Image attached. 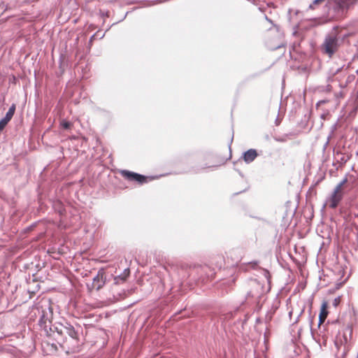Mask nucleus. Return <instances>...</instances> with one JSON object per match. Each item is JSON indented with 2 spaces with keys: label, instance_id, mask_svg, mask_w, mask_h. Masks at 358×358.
<instances>
[{
  "label": "nucleus",
  "instance_id": "f257e3e1",
  "mask_svg": "<svg viewBox=\"0 0 358 358\" xmlns=\"http://www.w3.org/2000/svg\"><path fill=\"white\" fill-rule=\"evenodd\" d=\"M80 328V325L77 324L76 327H74L66 320H62V322H57L50 326V338L62 346L66 341L67 336L78 341Z\"/></svg>",
  "mask_w": 358,
  "mask_h": 358
},
{
  "label": "nucleus",
  "instance_id": "f03ea898",
  "mask_svg": "<svg viewBox=\"0 0 358 358\" xmlns=\"http://www.w3.org/2000/svg\"><path fill=\"white\" fill-rule=\"evenodd\" d=\"M352 327L351 325L348 324L343 334L341 335L339 334L336 338L334 344L338 350V353H341V357L342 358L345 357L350 349V344L349 343V341L352 338Z\"/></svg>",
  "mask_w": 358,
  "mask_h": 358
},
{
  "label": "nucleus",
  "instance_id": "7ed1b4c3",
  "mask_svg": "<svg viewBox=\"0 0 358 358\" xmlns=\"http://www.w3.org/2000/svg\"><path fill=\"white\" fill-rule=\"evenodd\" d=\"M339 47V38L337 34H331L326 36L322 45L323 52L329 57H331L338 50Z\"/></svg>",
  "mask_w": 358,
  "mask_h": 358
},
{
  "label": "nucleus",
  "instance_id": "20e7f679",
  "mask_svg": "<svg viewBox=\"0 0 358 358\" xmlns=\"http://www.w3.org/2000/svg\"><path fill=\"white\" fill-rule=\"evenodd\" d=\"M120 174L126 180L131 182H136L139 185L148 183L158 178V176H146L129 170H122L120 171Z\"/></svg>",
  "mask_w": 358,
  "mask_h": 358
},
{
  "label": "nucleus",
  "instance_id": "39448f33",
  "mask_svg": "<svg viewBox=\"0 0 358 358\" xmlns=\"http://www.w3.org/2000/svg\"><path fill=\"white\" fill-rule=\"evenodd\" d=\"M109 277H113V274L108 273L103 268H101L93 278L91 284L92 288L99 291L110 280Z\"/></svg>",
  "mask_w": 358,
  "mask_h": 358
},
{
  "label": "nucleus",
  "instance_id": "423d86ee",
  "mask_svg": "<svg viewBox=\"0 0 358 358\" xmlns=\"http://www.w3.org/2000/svg\"><path fill=\"white\" fill-rule=\"evenodd\" d=\"M38 324L41 329L44 331L45 336L50 338V326L53 324L48 316V313L45 310H42Z\"/></svg>",
  "mask_w": 358,
  "mask_h": 358
},
{
  "label": "nucleus",
  "instance_id": "0eeeda50",
  "mask_svg": "<svg viewBox=\"0 0 358 358\" xmlns=\"http://www.w3.org/2000/svg\"><path fill=\"white\" fill-rule=\"evenodd\" d=\"M325 0H314L312 3L309 6V9L313 10L315 9V6L320 4L322 2ZM329 1H334V10L336 12L337 17L338 18H345L346 17L345 13L344 11L343 7L339 5L338 0H329Z\"/></svg>",
  "mask_w": 358,
  "mask_h": 358
},
{
  "label": "nucleus",
  "instance_id": "6e6552de",
  "mask_svg": "<svg viewBox=\"0 0 358 358\" xmlns=\"http://www.w3.org/2000/svg\"><path fill=\"white\" fill-rule=\"evenodd\" d=\"M348 66H345V65H343L341 67L337 68L336 69H334V68H331L329 69L327 76V81L328 82H333L335 80L338 79L341 75H345L348 73Z\"/></svg>",
  "mask_w": 358,
  "mask_h": 358
},
{
  "label": "nucleus",
  "instance_id": "1a4fd4ad",
  "mask_svg": "<svg viewBox=\"0 0 358 358\" xmlns=\"http://www.w3.org/2000/svg\"><path fill=\"white\" fill-rule=\"evenodd\" d=\"M343 191L337 190L334 188L331 196L328 199V205L331 208H336L343 198Z\"/></svg>",
  "mask_w": 358,
  "mask_h": 358
},
{
  "label": "nucleus",
  "instance_id": "9d476101",
  "mask_svg": "<svg viewBox=\"0 0 358 358\" xmlns=\"http://www.w3.org/2000/svg\"><path fill=\"white\" fill-rule=\"evenodd\" d=\"M259 261L254 260V261L248 262L247 264H244L243 265H242L241 266V269L244 270V271H247L246 266H250L252 269H257V268L262 269V268L259 267ZM262 271L264 272V277L268 280V282L270 283V281H271V274H270L268 270H267L266 268H262Z\"/></svg>",
  "mask_w": 358,
  "mask_h": 358
},
{
  "label": "nucleus",
  "instance_id": "9b49d317",
  "mask_svg": "<svg viewBox=\"0 0 358 358\" xmlns=\"http://www.w3.org/2000/svg\"><path fill=\"white\" fill-rule=\"evenodd\" d=\"M208 269V267L202 266L196 268V272L200 275L198 280L203 283L206 282L210 279L212 280L213 278L214 273H211L210 274L207 273V270Z\"/></svg>",
  "mask_w": 358,
  "mask_h": 358
},
{
  "label": "nucleus",
  "instance_id": "f8f14e48",
  "mask_svg": "<svg viewBox=\"0 0 358 358\" xmlns=\"http://www.w3.org/2000/svg\"><path fill=\"white\" fill-rule=\"evenodd\" d=\"M258 155H259L257 150L250 148L243 152L241 159H243L246 164H250L255 161Z\"/></svg>",
  "mask_w": 358,
  "mask_h": 358
},
{
  "label": "nucleus",
  "instance_id": "ddd939ff",
  "mask_svg": "<svg viewBox=\"0 0 358 358\" xmlns=\"http://www.w3.org/2000/svg\"><path fill=\"white\" fill-rule=\"evenodd\" d=\"M130 275V269L125 268L123 272L115 277H113V286L120 285L124 284Z\"/></svg>",
  "mask_w": 358,
  "mask_h": 358
},
{
  "label": "nucleus",
  "instance_id": "4468645a",
  "mask_svg": "<svg viewBox=\"0 0 358 358\" xmlns=\"http://www.w3.org/2000/svg\"><path fill=\"white\" fill-rule=\"evenodd\" d=\"M328 314H329L328 302L326 301H324L322 303V305L320 307V314H319V319H318V325L319 326L324 322Z\"/></svg>",
  "mask_w": 358,
  "mask_h": 358
},
{
  "label": "nucleus",
  "instance_id": "2eb2a0df",
  "mask_svg": "<svg viewBox=\"0 0 358 358\" xmlns=\"http://www.w3.org/2000/svg\"><path fill=\"white\" fill-rule=\"evenodd\" d=\"M52 208L60 216H64L66 214L64 204L59 200H56L52 202Z\"/></svg>",
  "mask_w": 358,
  "mask_h": 358
},
{
  "label": "nucleus",
  "instance_id": "dca6fc26",
  "mask_svg": "<svg viewBox=\"0 0 358 358\" xmlns=\"http://www.w3.org/2000/svg\"><path fill=\"white\" fill-rule=\"evenodd\" d=\"M242 312V308L241 306L236 307L233 311H229L225 314L222 315V320L224 322L229 321L233 318H234L236 315H238L240 313Z\"/></svg>",
  "mask_w": 358,
  "mask_h": 358
},
{
  "label": "nucleus",
  "instance_id": "f3484780",
  "mask_svg": "<svg viewBox=\"0 0 358 358\" xmlns=\"http://www.w3.org/2000/svg\"><path fill=\"white\" fill-rule=\"evenodd\" d=\"M339 5L343 7L345 15H347L348 10L352 8L358 0H338Z\"/></svg>",
  "mask_w": 358,
  "mask_h": 358
},
{
  "label": "nucleus",
  "instance_id": "a211bd4d",
  "mask_svg": "<svg viewBox=\"0 0 358 358\" xmlns=\"http://www.w3.org/2000/svg\"><path fill=\"white\" fill-rule=\"evenodd\" d=\"M358 218V210L355 209H350L349 214L347 215L346 220L355 223V219Z\"/></svg>",
  "mask_w": 358,
  "mask_h": 358
},
{
  "label": "nucleus",
  "instance_id": "6ab92c4d",
  "mask_svg": "<svg viewBox=\"0 0 358 358\" xmlns=\"http://www.w3.org/2000/svg\"><path fill=\"white\" fill-rule=\"evenodd\" d=\"M243 316H244V318L243 319H241V317H239L235 322L234 324H239V323H241V329L243 330L244 329V325L247 323L248 320H249L250 318V315L248 313H243Z\"/></svg>",
  "mask_w": 358,
  "mask_h": 358
},
{
  "label": "nucleus",
  "instance_id": "aec40b11",
  "mask_svg": "<svg viewBox=\"0 0 358 358\" xmlns=\"http://www.w3.org/2000/svg\"><path fill=\"white\" fill-rule=\"evenodd\" d=\"M355 80V76L354 74L349 75L344 83H339L341 87H346L349 84L353 83Z\"/></svg>",
  "mask_w": 358,
  "mask_h": 358
},
{
  "label": "nucleus",
  "instance_id": "412c9836",
  "mask_svg": "<svg viewBox=\"0 0 358 358\" xmlns=\"http://www.w3.org/2000/svg\"><path fill=\"white\" fill-rule=\"evenodd\" d=\"M217 166H218L217 165L208 166L207 164H205L203 166H201L200 168H196V169L192 168V169L190 170L189 171L193 173H200L202 170H203L205 169H207V168L215 169Z\"/></svg>",
  "mask_w": 358,
  "mask_h": 358
},
{
  "label": "nucleus",
  "instance_id": "4be33fe9",
  "mask_svg": "<svg viewBox=\"0 0 358 358\" xmlns=\"http://www.w3.org/2000/svg\"><path fill=\"white\" fill-rule=\"evenodd\" d=\"M44 266H45V263H43L42 264H41L40 263H38L37 264H36L35 268H36V272L32 273L33 281H38L39 280L37 277V272L39 271L40 270H41Z\"/></svg>",
  "mask_w": 358,
  "mask_h": 358
},
{
  "label": "nucleus",
  "instance_id": "5701e85b",
  "mask_svg": "<svg viewBox=\"0 0 358 358\" xmlns=\"http://www.w3.org/2000/svg\"><path fill=\"white\" fill-rule=\"evenodd\" d=\"M72 123L65 119H63L60 122V126L65 130H69L72 127Z\"/></svg>",
  "mask_w": 358,
  "mask_h": 358
},
{
  "label": "nucleus",
  "instance_id": "b1692460",
  "mask_svg": "<svg viewBox=\"0 0 358 358\" xmlns=\"http://www.w3.org/2000/svg\"><path fill=\"white\" fill-rule=\"evenodd\" d=\"M114 287H112V290L113 292V296L115 297L117 299H124L127 294L124 289H122V292H117L115 293V291L114 290Z\"/></svg>",
  "mask_w": 358,
  "mask_h": 358
},
{
  "label": "nucleus",
  "instance_id": "393cba45",
  "mask_svg": "<svg viewBox=\"0 0 358 358\" xmlns=\"http://www.w3.org/2000/svg\"><path fill=\"white\" fill-rule=\"evenodd\" d=\"M348 182V179L347 178L345 177V178H343L336 187L335 188L337 189V190H340V191H343L342 190V187H343V185Z\"/></svg>",
  "mask_w": 358,
  "mask_h": 358
},
{
  "label": "nucleus",
  "instance_id": "a878e982",
  "mask_svg": "<svg viewBox=\"0 0 358 358\" xmlns=\"http://www.w3.org/2000/svg\"><path fill=\"white\" fill-rule=\"evenodd\" d=\"M36 225H37L36 222L32 223L31 225H29L24 229V232L29 233V232L31 231L36 227Z\"/></svg>",
  "mask_w": 358,
  "mask_h": 358
},
{
  "label": "nucleus",
  "instance_id": "bb28decb",
  "mask_svg": "<svg viewBox=\"0 0 358 358\" xmlns=\"http://www.w3.org/2000/svg\"><path fill=\"white\" fill-rule=\"evenodd\" d=\"M350 209H355L358 210V200H352L350 202Z\"/></svg>",
  "mask_w": 358,
  "mask_h": 358
},
{
  "label": "nucleus",
  "instance_id": "cd10ccee",
  "mask_svg": "<svg viewBox=\"0 0 358 358\" xmlns=\"http://www.w3.org/2000/svg\"><path fill=\"white\" fill-rule=\"evenodd\" d=\"M99 14L101 17H108L110 15V12H109V10H103L100 9L99 11Z\"/></svg>",
  "mask_w": 358,
  "mask_h": 358
},
{
  "label": "nucleus",
  "instance_id": "c85d7f7f",
  "mask_svg": "<svg viewBox=\"0 0 358 358\" xmlns=\"http://www.w3.org/2000/svg\"><path fill=\"white\" fill-rule=\"evenodd\" d=\"M8 122H9L6 120L5 118H1L0 120V128L3 130L6 125L8 124Z\"/></svg>",
  "mask_w": 358,
  "mask_h": 358
},
{
  "label": "nucleus",
  "instance_id": "c756f323",
  "mask_svg": "<svg viewBox=\"0 0 358 358\" xmlns=\"http://www.w3.org/2000/svg\"><path fill=\"white\" fill-rule=\"evenodd\" d=\"M338 121L339 120L338 119L337 121L331 127V134H334L338 129Z\"/></svg>",
  "mask_w": 358,
  "mask_h": 358
},
{
  "label": "nucleus",
  "instance_id": "7c9ffc66",
  "mask_svg": "<svg viewBox=\"0 0 358 358\" xmlns=\"http://www.w3.org/2000/svg\"><path fill=\"white\" fill-rule=\"evenodd\" d=\"M341 301V296H337L336 298L334 299V300L333 301V306L335 308H336L340 304Z\"/></svg>",
  "mask_w": 358,
  "mask_h": 358
},
{
  "label": "nucleus",
  "instance_id": "2f4dec72",
  "mask_svg": "<svg viewBox=\"0 0 358 358\" xmlns=\"http://www.w3.org/2000/svg\"><path fill=\"white\" fill-rule=\"evenodd\" d=\"M13 115L12 113H10V112L7 111V113H6V115L3 117V118H5L8 122H10L11 120V119L13 118Z\"/></svg>",
  "mask_w": 358,
  "mask_h": 358
},
{
  "label": "nucleus",
  "instance_id": "473e14b6",
  "mask_svg": "<svg viewBox=\"0 0 358 358\" xmlns=\"http://www.w3.org/2000/svg\"><path fill=\"white\" fill-rule=\"evenodd\" d=\"M15 109H16V105H15V103H13V104L10 106V108H9V109H8V112H10V113H12V114L14 115L15 112Z\"/></svg>",
  "mask_w": 358,
  "mask_h": 358
},
{
  "label": "nucleus",
  "instance_id": "72a5a7b5",
  "mask_svg": "<svg viewBox=\"0 0 358 358\" xmlns=\"http://www.w3.org/2000/svg\"><path fill=\"white\" fill-rule=\"evenodd\" d=\"M98 34V32L97 33H95L92 36H91V37L90 38V40H89V45L91 46L94 40L95 39V37Z\"/></svg>",
  "mask_w": 358,
  "mask_h": 358
},
{
  "label": "nucleus",
  "instance_id": "f704fd0d",
  "mask_svg": "<svg viewBox=\"0 0 358 358\" xmlns=\"http://www.w3.org/2000/svg\"><path fill=\"white\" fill-rule=\"evenodd\" d=\"M327 102L326 100H320L316 103V107L318 108L320 105L324 104Z\"/></svg>",
  "mask_w": 358,
  "mask_h": 358
},
{
  "label": "nucleus",
  "instance_id": "c9c22d12",
  "mask_svg": "<svg viewBox=\"0 0 358 358\" xmlns=\"http://www.w3.org/2000/svg\"><path fill=\"white\" fill-rule=\"evenodd\" d=\"M269 314H270L269 313H267V314H266V322H269L271 320L272 315H271L270 316H268Z\"/></svg>",
  "mask_w": 358,
  "mask_h": 358
},
{
  "label": "nucleus",
  "instance_id": "e433bc0d",
  "mask_svg": "<svg viewBox=\"0 0 358 358\" xmlns=\"http://www.w3.org/2000/svg\"><path fill=\"white\" fill-rule=\"evenodd\" d=\"M328 115H329V113H324L321 114L320 117H321L322 119H323V120H325V119L327 118V116Z\"/></svg>",
  "mask_w": 358,
  "mask_h": 358
},
{
  "label": "nucleus",
  "instance_id": "4c0bfd02",
  "mask_svg": "<svg viewBox=\"0 0 358 358\" xmlns=\"http://www.w3.org/2000/svg\"><path fill=\"white\" fill-rule=\"evenodd\" d=\"M340 160H341V162L342 164H345V163H346V162H347V159H345V157H342L341 158V159H340Z\"/></svg>",
  "mask_w": 358,
  "mask_h": 358
},
{
  "label": "nucleus",
  "instance_id": "58836bf2",
  "mask_svg": "<svg viewBox=\"0 0 358 358\" xmlns=\"http://www.w3.org/2000/svg\"><path fill=\"white\" fill-rule=\"evenodd\" d=\"M275 124H276L277 126L280 124V119L278 118V117H277V118L275 119Z\"/></svg>",
  "mask_w": 358,
  "mask_h": 358
},
{
  "label": "nucleus",
  "instance_id": "ea45409f",
  "mask_svg": "<svg viewBox=\"0 0 358 358\" xmlns=\"http://www.w3.org/2000/svg\"><path fill=\"white\" fill-rule=\"evenodd\" d=\"M265 19H266V20H267L268 22H270V23H271V24H273V21H272L270 18H268V17H267V15H265Z\"/></svg>",
  "mask_w": 358,
  "mask_h": 358
},
{
  "label": "nucleus",
  "instance_id": "a19ab883",
  "mask_svg": "<svg viewBox=\"0 0 358 358\" xmlns=\"http://www.w3.org/2000/svg\"><path fill=\"white\" fill-rule=\"evenodd\" d=\"M233 138H234V134L232 135V137L231 138L230 143L229 144V150H231V143L233 142Z\"/></svg>",
  "mask_w": 358,
  "mask_h": 358
},
{
  "label": "nucleus",
  "instance_id": "79ce46f5",
  "mask_svg": "<svg viewBox=\"0 0 358 358\" xmlns=\"http://www.w3.org/2000/svg\"><path fill=\"white\" fill-rule=\"evenodd\" d=\"M300 68L303 71H306L308 70V67L306 66H301Z\"/></svg>",
  "mask_w": 358,
  "mask_h": 358
},
{
  "label": "nucleus",
  "instance_id": "37998d69",
  "mask_svg": "<svg viewBox=\"0 0 358 358\" xmlns=\"http://www.w3.org/2000/svg\"><path fill=\"white\" fill-rule=\"evenodd\" d=\"M250 296H253V294H252V292H248L247 293L246 297L248 298V297H250Z\"/></svg>",
  "mask_w": 358,
  "mask_h": 358
},
{
  "label": "nucleus",
  "instance_id": "c03bdc74",
  "mask_svg": "<svg viewBox=\"0 0 358 358\" xmlns=\"http://www.w3.org/2000/svg\"><path fill=\"white\" fill-rule=\"evenodd\" d=\"M256 324H259L262 322V320L260 317H257L255 321Z\"/></svg>",
  "mask_w": 358,
  "mask_h": 358
},
{
  "label": "nucleus",
  "instance_id": "a18cd8bd",
  "mask_svg": "<svg viewBox=\"0 0 358 358\" xmlns=\"http://www.w3.org/2000/svg\"><path fill=\"white\" fill-rule=\"evenodd\" d=\"M235 170H236V171H237V172L238 173V174H239L242 178L243 177V173H242L241 171H239V170H238V169H235Z\"/></svg>",
  "mask_w": 358,
  "mask_h": 358
},
{
  "label": "nucleus",
  "instance_id": "49530a36",
  "mask_svg": "<svg viewBox=\"0 0 358 358\" xmlns=\"http://www.w3.org/2000/svg\"><path fill=\"white\" fill-rule=\"evenodd\" d=\"M303 313V310H302L301 312H300V314L299 315L298 317L296 318L295 322H296L299 320V317L301 315V314Z\"/></svg>",
  "mask_w": 358,
  "mask_h": 358
},
{
  "label": "nucleus",
  "instance_id": "de8ad7c7",
  "mask_svg": "<svg viewBox=\"0 0 358 358\" xmlns=\"http://www.w3.org/2000/svg\"><path fill=\"white\" fill-rule=\"evenodd\" d=\"M328 143H329V141H327L326 142V143L324 144V150H325V149H326V148H327V146Z\"/></svg>",
  "mask_w": 358,
  "mask_h": 358
},
{
  "label": "nucleus",
  "instance_id": "09e8293b",
  "mask_svg": "<svg viewBox=\"0 0 358 358\" xmlns=\"http://www.w3.org/2000/svg\"><path fill=\"white\" fill-rule=\"evenodd\" d=\"M304 119H305V121H307V120H308V117L307 114H305V115H304Z\"/></svg>",
  "mask_w": 358,
  "mask_h": 358
},
{
  "label": "nucleus",
  "instance_id": "8fccbe9b",
  "mask_svg": "<svg viewBox=\"0 0 358 358\" xmlns=\"http://www.w3.org/2000/svg\"><path fill=\"white\" fill-rule=\"evenodd\" d=\"M281 47V45H278L276 47H275L274 48H273V50H276L278 48H280Z\"/></svg>",
  "mask_w": 358,
  "mask_h": 358
},
{
  "label": "nucleus",
  "instance_id": "3c124183",
  "mask_svg": "<svg viewBox=\"0 0 358 358\" xmlns=\"http://www.w3.org/2000/svg\"><path fill=\"white\" fill-rule=\"evenodd\" d=\"M52 346L53 348H57V344H55V343H52Z\"/></svg>",
  "mask_w": 358,
  "mask_h": 358
},
{
  "label": "nucleus",
  "instance_id": "603ef678",
  "mask_svg": "<svg viewBox=\"0 0 358 358\" xmlns=\"http://www.w3.org/2000/svg\"><path fill=\"white\" fill-rule=\"evenodd\" d=\"M231 282L232 283H234L235 282V278H233L232 280H231Z\"/></svg>",
  "mask_w": 358,
  "mask_h": 358
},
{
  "label": "nucleus",
  "instance_id": "864d4df0",
  "mask_svg": "<svg viewBox=\"0 0 358 358\" xmlns=\"http://www.w3.org/2000/svg\"><path fill=\"white\" fill-rule=\"evenodd\" d=\"M245 190H243V192H245ZM241 192H243V191H241V192H236L235 194H239V193H241Z\"/></svg>",
  "mask_w": 358,
  "mask_h": 358
},
{
  "label": "nucleus",
  "instance_id": "5fc2aeb1",
  "mask_svg": "<svg viewBox=\"0 0 358 358\" xmlns=\"http://www.w3.org/2000/svg\"><path fill=\"white\" fill-rule=\"evenodd\" d=\"M87 288H88L89 289H91V288H90V285H88V284H87Z\"/></svg>",
  "mask_w": 358,
  "mask_h": 358
},
{
  "label": "nucleus",
  "instance_id": "6e6d98bb",
  "mask_svg": "<svg viewBox=\"0 0 358 358\" xmlns=\"http://www.w3.org/2000/svg\"><path fill=\"white\" fill-rule=\"evenodd\" d=\"M103 36H104V34H102V35L100 36V38H103Z\"/></svg>",
  "mask_w": 358,
  "mask_h": 358
},
{
  "label": "nucleus",
  "instance_id": "4d7b16f0",
  "mask_svg": "<svg viewBox=\"0 0 358 358\" xmlns=\"http://www.w3.org/2000/svg\"><path fill=\"white\" fill-rule=\"evenodd\" d=\"M339 154H341V153L339 151H337V152H336V155H339Z\"/></svg>",
  "mask_w": 358,
  "mask_h": 358
},
{
  "label": "nucleus",
  "instance_id": "13d9d810",
  "mask_svg": "<svg viewBox=\"0 0 358 358\" xmlns=\"http://www.w3.org/2000/svg\"><path fill=\"white\" fill-rule=\"evenodd\" d=\"M49 313L51 315L50 308H48Z\"/></svg>",
  "mask_w": 358,
  "mask_h": 358
},
{
  "label": "nucleus",
  "instance_id": "bf43d9fd",
  "mask_svg": "<svg viewBox=\"0 0 358 358\" xmlns=\"http://www.w3.org/2000/svg\"><path fill=\"white\" fill-rule=\"evenodd\" d=\"M126 16H127V14L125 15H124V18L122 20H123L126 17Z\"/></svg>",
  "mask_w": 358,
  "mask_h": 358
},
{
  "label": "nucleus",
  "instance_id": "052dcab7",
  "mask_svg": "<svg viewBox=\"0 0 358 358\" xmlns=\"http://www.w3.org/2000/svg\"><path fill=\"white\" fill-rule=\"evenodd\" d=\"M3 131V129H1L0 128V134L1 133V131Z\"/></svg>",
  "mask_w": 358,
  "mask_h": 358
}]
</instances>
